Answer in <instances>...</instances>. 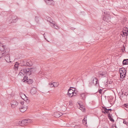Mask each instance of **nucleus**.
<instances>
[{"instance_id":"f257e3e1","label":"nucleus","mask_w":128,"mask_h":128,"mask_svg":"<svg viewBox=\"0 0 128 128\" xmlns=\"http://www.w3.org/2000/svg\"><path fill=\"white\" fill-rule=\"evenodd\" d=\"M5 55V53H2V52H0V59L1 58H4V59L7 62H9L10 61V56L9 54H7L5 56H4Z\"/></svg>"},{"instance_id":"f03ea898","label":"nucleus","mask_w":128,"mask_h":128,"mask_svg":"<svg viewBox=\"0 0 128 128\" xmlns=\"http://www.w3.org/2000/svg\"><path fill=\"white\" fill-rule=\"evenodd\" d=\"M30 68H26L25 69L21 70L19 74H20V73H22L24 76L26 75L30 76Z\"/></svg>"},{"instance_id":"7ed1b4c3","label":"nucleus","mask_w":128,"mask_h":128,"mask_svg":"<svg viewBox=\"0 0 128 128\" xmlns=\"http://www.w3.org/2000/svg\"><path fill=\"white\" fill-rule=\"evenodd\" d=\"M10 103L11 108H16L18 104V102L15 100H12Z\"/></svg>"},{"instance_id":"20e7f679","label":"nucleus","mask_w":128,"mask_h":128,"mask_svg":"<svg viewBox=\"0 0 128 128\" xmlns=\"http://www.w3.org/2000/svg\"><path fill=\"white\" fill-rule=\"evenodd\" d=\"M98 76L100 77L104 78L107 76V72L106 71H100L98 72Z\"/></svg>"},{"instance_id":"39448f33","label":"nucleus","mask_w":128,"mask_h":128,"mask_svg":"<svg viewBox=\"0 0 128 128\" xmlns=\"http://www.w3.org/2000/svg\"><path fill=\"white\" fill-rule=\"evenodd\" d=\"M102 110H102V112L104 114H110V112H111L112 110L111 109H107L105 107H102Z\"/></svg>"},{"instance_id":"423d86ee","label":"nucleus","mask_w":128,"mask_h":128,"mask_svg":"<svg viewBox=\"0 0 128 128\" xmlns=\"http://www.w3.org/2000/svg\"><path fill=\"white\" fill-rule=\"evenodd\" d=\"M92 82H93V84L95 85L96 86L97 84L99 85V81L97 78L94 76H93L92 78Z\"/></svg>"},{"instance_id":"0eeeda50","label":"nucleus","mask_w":128,"mask_h":128,"mask_svg":"<svg viewBox=\"0 0 128 128\" xmlns=\"http://www.w3.org/2000/svg\"><path fill=\"white\" fill-rule=\"evenodd\" d=\"M76 88L73 87H70V88H69L68 90V91L67 94L68 96L71 97V95L72 94L73 91H75Z\"/></svg>"},{"instance_id":"6e6552de","label":"nucleus","mask_w":128,"mask_h":128,"mask_svg":"<svg viewBox=\"0 0 128 128\" xmlns=\"http://www.w3.org/2000/svg\"><path fill=\"white\" fill-rule=\"evenodd\" d=\"M110 20L111 18L110 17V15L109 14H106L103 18V20H104L107 22H110Z\"/></svg>"},{"instance_id":"1a4fd4ad","label":"nucleus","mask_w":128,"mask_h":128,"mask_svg":"<svg viewBox=\"0 0 128 128\" xmlns=\"http://www.w3.org/2000/svg\"><path fill=\"white\" fill-rule=\"evenodd\" d=\"M17 18V17L16 16H13L12 17V19H10V22L12 23L15 22L16 21Z\"/></svg>"},{"instance_id":"9d476101","label":"nucleus","mask_w":128,"mask_h":128,"mask_svg":"<svg viewBox=\"0 0 128 128\" xmlns=\"http://www.w3.org/2000/svg\"><path fill=\"white\" fill-rule=\"evenodd\" d=\"M46 3L48 5H53L54 4L53 0H44Z\"/></svg>"},{"instance_id":"9b49d317","label":"nucleus","mask_w":128,"mask_h":128,"mask_svg":"<svg viewBox=\"0 0 128 128\" xmlns=\"http://www.w3.org/2000/svg\"><path fill=\"white\" fill-rule=\"evenodd\" d=\"M27 108L26 106L25 107L23 106H22L19 108L20 110L22 112H24L26 110Z\"/></svg>"},{"instance_id":"f8f14e48","label":"nucleus","mask_w":128,"mask_h":128,"mask_svg":"<svg viewBox=\"0 0 128 128\" xmlns=\"http://www.w3.org/2000/svg\"><path fill=\"white\" fill-rule=\"evenodd\" d=\"M51 26L53 28L57 30L59 28L58 26H57V25L55 23V22H54L52 24Z\"/></svg>"},{"instance_id":"ddd939ff","label":"nucleus","mask_w":128,"mask_h":128,"mask_svg":"<svg viewBox=\"0 0 128 128\" xmlns=\"http://www.w3.org/2000/svg\"><path fill=\"white\" fill-rule=\"evenodd\" d=\"M32 62L30 61H29L28 62H26V63L24 64L23 65L25 66H32Z\"/></svg>"},{"instance_id":"4468645a","label":"nucleus","mask_w":128,"mask_h":128,"mask_svg":"<svg viewBox=\"0 0 128 128\" xmlns=\"http://www.w3.org/2000/svg\"><path fill=\"white\" fill-rule=\"evenodd\" d=\"M27 121L26 119L23 120L21 121V126H23L24 125H27Z\"/></svg>"},{"instance_id":"2eb2a0df","label":"nucleus","mask_w":128,"mask_h":128,"mask_svg":"<svg viewBox=\"0 0 128 128\" xmlns=\"http://www.w3.org/2000/svg\"><path fill=\"white\" fill-rule=\"evenodd\" d=\"M128 95V94L127 92H125L124 93L123 92H122V93L120 95V98L121 100V98H123L124 96H126Z\"/></svg>"},{"instance_id":"dca6fc26","label":"nucleus","mask_w":128,"mask_h":128,"mask_svg":"<svg viewBox=\"0 0 128 128\" xmlns=\"http://www.w3.org/2000/svg\"><path fill=\"white\" fill-rule=\"evenodd\" d=\"M5 48V46L0 42V50L2 51H4Z\"/></svg>"},{"instance_id":"f3484780","label":"nucleus","mask_w":128,"mask_h":128,"mask_svg":"<svg viewBox=\"0 0 128 128\" xmlns=\"http://www.w3.org/2000/svg\"><path fill=\"white\" fill-rule=\"evenodd\" d=\"M108 118L112 122H114V120L112 117V115H111L110 114H108Z\"/></svg>"},{"instance_id":"a211bd4d","label":"nucleus","mask_w":128,"mask_h":128,"mask_svg":"<svg viewBox=\"0 0 128 128\" xmlns=\"http://www.w3.org/2000/svg\"><path fill=\"white\" fill-rule=\"evenodd\" d=\"M81 98L83 100H84L86 98V94L85 93H83L81 94L80 95Z\"/></svg>"},{"instance_id":"6ab92c4d","label":"nucleus","mask_w":128,"mask_h":128,"mask_svg":"<svg viewBox=\"0 0 128 128\" xmlns=\"http://www.w3.org/2000/svg\"><path fill=\"white\" fill-rule=\"evenodd\" d=\"M119 72L120 73L121 72L122 73H124V74H126V69L125 68H120V69Z\"/></svg>"},{"instance_id":"aec40b11","label":"nucleus","mask_w":128,"mask_h":128,"mask_svg":"<svg viewBox=\"0 0 128 128\" xmlns=\"http://www.w3.org/2000/svg\"><path fill=\"white\" fill-rule=\"evenodd\" d=\"M86 118H87V117L86 116H84V119L82 120L83 124L85 126H86V125L87 124V122H86V121H87Z\"/></svg>"},{"instance_id":"412c9836","label":"nucleus","mask_w":128,"mask_h":128,"mask_svg":"<svg viewBox=\"0 0 128 128\" xmlns=\"http://www.w3.org/2000/svg\"><path fill=\"white\" fill-rule=\"evenodd\" d=\"M26 62L25 60H22L20 61V64H18V65H20L21 66H25L23 65L24 64L26 63Z\"/></svg>"},{"instance_id":"4be33fe9","label":"nucleus","mask_w":128,"mask_h":128,"mask_svg":"<svg viewBox=\"0 0 128 128\" xmlns=\"http://www.w3.org/2000/svg\"><path fill=\"white\" fill-rule=\"evenodd\" d=\"M123 65L128 64V59H124L122 62Z\"/></svg>"},{"instance_id":"5701e85b","label":"nucleus","mask_w":128,"mask_h":128,"mask_svg":"<svg viewBox=\"0 0 128 128\" xmlns=\"http://www.w3.org/2000/svg\"><path fill=\"white\" fill-rule=\"evenodd\" d=\"M46 18H47V21L49 22L50 23H51L52 24L53 23V22H54V21H53L52 20H51V18H50L48 16Z\"/></svg>"},{"instance_id":"b1692460","label":"nucleus","mask_w":128,"mask_h":128,"mask_svg":"<svg viewBox=\"0 0 128 128\" xmlns=\"http://www.w3.org/2000/svg\"><path fill=\"white\" fill-rule=\"evenodd\" d=\"M26 82H27L28 83V84H30L33 82V80L32 79H28V80H27V81Z\"/></svg>"},{"instance_id":"393cba45","label":"nucleus","mask_w":128,"mask_h":128,"mask_svg":"<svg viewBox=\"0 0 128 128\" xmlns=\"http://www.w3.org/2000/svg\"><path fill=\"white\" fill-rule=\"evenodd\" d=\"M36 92V89L34 88H32L30 90V92L33 94H35Z\"/></svg>"},{"instance_id":"a878e982","label":"nucleus","mask_w":128,"mask_h":128,"mask_svg":"<svg viewBox=\"0 0 128 128\" xmlns=\"http://www.w3.org/2000/svg\"><path fill=\"white\" fill-rule=\"evenodd\" d=\"M30 75L32 74V73L36 71V70L35 68H30Z\"/></svg>"},{"instance_id":"bb28decb","label":"nucleus","mask_w":128,"mask_h":128,"mask_svg":"<svg viewBox=\"0 0 128 128\" xmlns=\"http://www.w3.org/2000/svg\"><path fill=\"white\" fill-rule=\"evenodd\" d=\"M120 74L121 78H123L125 77L126 74H124V73H122L121 72L120 73Z\"/></svg>"},{"instance_id":"cd10ccee","label":"nucleus","mask_w":128,"mask_h":128,"mask_svg":"<svg viewBox=\"0 0 128 128\" xmlns=\"http://www.w3.org/2000/svg\"><path fill=\"white\" fill-rule=\"evenodd\" d=\"M21 121H17L16 122V126L20 125L21 126Z\"/></svg>"},{"instance_id":"c85d7f7f","label":"nucleus","mask_w":128,"mask_h":128,"mask_svg":"<svg viewBox=\"0 0 128 128\" xmlns=\"http://www.w3.org/2000/svg\"><path fill=\"white\" fill-rule=\"evenodd\" d=\"M28 77L26 76H24V78L22 80V81L23 82H25V81H27V80H28Z\"/></svg>"},{"instance_id":"c756f323","label":"nucleus","mask_w":128,"mask_h":128,"mask_svg":"<svg viewBox=\"0 0 128 128\" xmlns=\"http://www.w3.org/2000/svg\"><path fill=\"white\" fill-rule=\"evenodd\" d=\"M26 120L27 121V124H29L30 123L32 122V121L31 119H28Z\"/></svg>"},{"instance_id":"7c9ffc66","label":"nucleus","mask_w":128,"mask_h":128,"mask_svg":"<svg viewBox=\"0 0 128 128\" xmlns=\"http://www.w3.org/2000/svg\"><path fill=\"white\" fill-rule=\"evenodd\" d=\"M75 90H75V91H73V92L72 93V95L71 96V97L73 96H75L76 95V92H75Z\"/></svg>"},{"instance_id":"2f4dec72","label":"nucleus","mask_w":128,"mask_h":128,"mask_svg":"<svg viewBox=\"0 0 128 128\" xmlns=\"http://www.w3.org/2000/svg\"><path fill=\"white\" fill-rule=\"evenodd\" d=\"M123 34L124 36H127L128 35V32H124L123 30Z\"/></svg>"},{"instance_id":"473e14b6","label":"nucleus","mask_w":128,"mask_h":128,"mask_svg":"<svg viewBox=\"0 0 128 128\" xmlns=\"http://www.w3.org/2000/svg\"><path fill=\"white\" fill-rule=\"evenodd\" d=\"M49 85L51 87H53L54 86V84L53 83H50L49 84Z\"/></svg>"},{"instance_id":"72a5a7b5","label":"nucleus","mask_w":128,"mask_h":128,"mask_svg":"<svg viewBox=\"0 0 128 128\" xmlns=\"http://www.w3.org/2000/svg\"><path fill=\"white\" fill-rule=\"evenodd\" d=\"M93 84V82L91 81L90 82H89V83L88 84V86L89 87H91L92 86V84Z\"/></svg>"},{"instance_id":"f704fd0d","label":"nucleus","mask_w":128,"mask_h":128,"mask_svg":"<svg viewBox=\"0 0 128 128\" xmlns=\"http://www.w3.org/2000/svg\"><path fill=\"white\" fill-rule=\"evenodd\" d=\"M81 126L80 125H76L74 126V128H80Z\"/></svg>"},{"instance_id":"c9c22d12","label":"nucleus","mask_w":128,"mask_h":128,"mask_svg":"<svg viewBox=\"0 0 128 128\" xmlns=\"http://www.w3.org/2000/svg\"><path fill=\"white\" fill-rule=\"evenodd\" d=\"M124 31H125L128 32V28H126L123 29Z\"/></svg>"},{"instance_id":"e433bc0d","label":"nucleus","mask_w":128,"mask_h":128,"mask_svg":"<svg viewBox=\"0 0 128 128\" xmlns=\"http://www.w3.org/2000/svg\"><path fill=\"white\" fill-rule=\"evenodd\" d=\"M102 90L100 89H99L98 91V92L100 94H102Z\"/></svg>"},{"instance_id":"4c0bfd02","label":"nucleus","mask_w":128,"mask_h":128,"mask_svg":"<svg viewBox=\"0 0 128 128\" xmlns=\"http://www.w3.org/2000/svg\"><path fill=\"white\" fill-rule=\"evenodd\" d=\"M124 107H126L127 108H128V104H124L123 105Z\"/></svg>"},{"instance_id":"58836bf2","label":"nucleus","mask_w":128,"mask_h":128,"mask_svg":"<svg viewBox=\"0 0 128 128\" xmlns=\"http://www.w3.org/2000/svg\"><path fill=\"white\" fill-rule=\"evenodd\" d=\"M123 123L124 124L127 125L128 124V122H126V121L125 120H124L123 122Z\"/></svg>"},{"instance_id":"ea45409f","label":"nucleus","mask_w":128,"mask_h":128,"mask_svg":"<svg viewBox=\"0 0 128 128\" xmlns=\"http://www.w3.org/2000/svg\"><path fill=\"white\" fill-rule=\"evenodd\" d=\"M38 17L37 16H36L35 17V20H36V21L37 22H38V21H39V20H38Z\"/></svg>"},{"instance_id":"a19ab883","label":"nucleus","mask_w":128,"mask_h":128,"mask_svg":"<svg viewBox=\"0 0 128 128\" xmlns=\"http://www.w3.org/2000/svg\"><path fill=\"white\" fill-rule=\"evenodd\" d=\"M53 84H54V87H56L58 86V85L57 84L56 82H54Z\"/></svg>"},{"instance_id":"79ce46f5","label":"nucleus","mask_w":128,"mask_h":128,"mask_svg":"<svg viewBox=\"0 0 128 128\" xmlns=\"http://www.w3.org/2000/svg\"><path fill=\"white\" fill-rule=\"evenodd\" d=\"M18 66L17 64H15L14 68H15L16 69H18Z\"/></svg>"},{"instance_id":"37998d69","label":"nucleus","mask_w":128,"mask_h":128,"mask_svg":"<svg viewBox=\"0 0 128 128\" xmlns=\"http://www.w3.org/2000/svg\"><path fill=\"white\" fill-rule=\"evenodd\" d=\"M20 104L22 105H23L24 104V102H20Z\"/></svg>"},{"instance_id":"c03bdc74","label":"nucleus","mask_w":128,"mask_h":128,"mask_svg":"<svg viewBox=\"0 0 128 128\" xmlns=\"http://www.w3.org/2000/svg\"><path fill=\"white\" fill-rule=\"evenodd\" d=\"M114 127H115V126L112 125V126L111 128H114Z\"/></svg>"},{"instance_id":"a18cd8bd","label":"nucleus","mask_w":128,"mask_h":128,"mask_svg":"<svg viewBox=\"0 0 128 128\" xmlns=\"http://www.w3.org/2000/svg\"><path fill=\"white\" fill-rule=\"evenodd\" d=\"M112 81H110L109 82V83L110 84H112Z\"/></svg>"},{"instance_id":"49530a36","label":"nucleus","mask_w":128,"mask_h":128,"mask_svg":"<svg viewBox=\"0 0 128 128\" xmlns=\"http://www.w3.org/2000/svg\"><path fill=\"white\" fill-rule=\"evenodd\" d=\"M115 128H118L116 125L115 126Z\"/></svg>"},{"instance_id":"de8ad7c7","label":"nucleus","mask_w":128,"mask_h":128,"mask_svg":"<svg viewBox=\"0 0 128 128\" xmlns=\"http://www.w3.org/2000/svg\"><path fill=\"white\" fill-rule=\"evenodd\" d=\"M23 95H24V96H26L24 94H23Z\"/></svg>"},{"instance_id":"09e8293b","label":"nucleus","mask_w":128,"mask_h":128,"mask_svg":"<svg viewBox=\"0 0 128 128\" xmlns=\"http://www.w3.org/2000/svg\"><path fill=\"white\" fill-rule=\"evenodd\" d=\"M104 128H108V127H104Z\"/></svg>"},{"instance_id":"8fccbe9b","label":"nucleus","mask_w":128,"mask_h":128,"mask_svg":"<svg viewBox=\"0 0 128 128\" xmlns=\"http://www.w3.org/2000/svg\"><path fill=\"white\" fill-rule=\"evenodd\" d=\"M59 114V116H61V115H60V114Z\"/></svg>"},{"instance_id":"3c124183","label":"nucleus","mask_w":128,"mask_h":128,"mask_svg":"<svg viewBox=\"0 0 128 128\" xmlns=\"http://www.w3.org/2000/svg\"><path fill=\"white\" fill-rule=\"evenodd\" d=\"M70 104V105H71V104Z\"/></svg>"},{"instance_id":"603ef678","label":"nucleus","mask_w":128,"mask_h":128,"mask_svg":"<svg viewBox=\"0 0 128 128\" xmlns=\"http://www.w3.org/2000/svg\"><path fill=\"white\" fill-rule=\"evenodd\" d=\"M90 72V71H88V72Z\"/></svg>"},{"instance_id":"864d4df0","label":"nucleus","mask_w":128,"mask_h":128,"mask_svg":"<svg viewBox=\"0 0 128 128\" xmlns=\"http://www.w3.org/2000/svg\"><path fill=\"white\" fill-rule=\"evenodd\" d=\"M74 89H73V90L72 89V90H74Z\"/></svg>"},{"instance_id":"5fc2aeb1","label":"nucleus","mask_w":128,"mask_h":128,"mask_svg":"<svg viewBox=\"0 0 128 128\" xmlns=\"http://www.w3.org/2000/svg\"><path fill=\"white\" fill-rule=\"evenodd\" d=\"M21 97L22 98H22V96H21Z\"/></svg>"},{"instance_id":"6e6d98bb","label":"nucleus","mask_w":128,"mask_h":128,"mask_svg":"<svg viewBox=\"0 0 128 128\" xmlns=\"http://www.w3.org/2000/svg\"><path fill=\"white\" fill-rule=\"evenodd\" d=\"M18 63V62H16V63Z\"/></svg>"}]
</instances>
